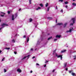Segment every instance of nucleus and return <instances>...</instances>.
Segmentation results:
<instances>
[{
    "label": "nucleus",
    "instance_id": "45",
    "mask_svg": "<svg viewBox=\"0 0 76 76\" xmlns=\"http://www.w3.org/2000/svg\"><path fill=\"white\" fill-rule=\"evenodd\" d=\"M36 65H37V66H39V64L37 63L36 64Z\"/></svg>",
    "mask_w": 76,
    "mask_h": 76
},
{
    "label": "nucleus",
    "instance_id": "1",
    "mask_svg": "<svg viewBox=\"0 0 76 76\" xmlns=\"http://www.w3.org/2000/svg\"><path fill=\"white\" fill-rule=\"evenodd\" d=\"M29 56H30L29 55H28L27 56H25L24 55H23L22 57L21 61H24L25 59L27 60L29 58Z\"/></svg>",
    "mask_w": 76,
    "mask_h": 76
},
{
    "label": "nucleus",
    "instance_id": "15",
    "mask_svg": "<svg viewBox=\"0 0 76 76\" xmlns=\"http://www.w3.org/2000/svg\"><path fill=\"white\" fill-rule=\"evenodd\" d=\"M71 75L72 76H76V74L74 72H72Z\"/></svg>",
    "mask_w": 76,
    "mask_h": 76
},
{
    "label": "nucleus",
    "instance_id": "22",
    "mask_svg": "<svg viewBox=\"0 0 76 76\" xmlns=\"http://www.w3.org/2000/svg\"><path fill=\"white\" fill-rule=\"evenodd\" d=\"M72 5L73 6H76V4H75V3H73L72 4Z\"/></svg>",
    "mask_w": 76,
    "mask_h": 76
},
{
    "label": "nucleus",
    "instance_id": "42",
    "mask_svg": "<svg viewBox=\"0 0 76 76\" xmlns=\"http://www.w3.org/2000/svg\"><path fill=\"white\" fill-rule=\"evenodd\" d=\"M33 48H31V50H30L31 51H33Z\"/></svg>",
    "mask_w": 76,
    "mask_h": 76
},
{
    "label": "nucleus",
    "instance_id": "24",
    "mask_svg": "<svg viewBox=\"0 0 76 76\" xmlns=\"http://www.w3.org/2000/svg\"><path fill=\"white\" fill-rule=\"evenodd\" d=\"M48 19L50 20V19H52V18L51 17H48L47 18Z\"/></svg>",
    "mask_w": 76,
    "mask_h": 76
},
{
    "label": "nucleus",
    "instance_id": "16",
    "mask_svg": "<svg viewBox=\"0 0 76 76\" xmlns=\"http://www.w3.org/2000/svg\"><path fill=\"white\" fill-rule=\"evenodd\" d=\"M58 25H63V23H59L57 24Z\"/></svg>",
    "mask_w": 76,
    "mask_h": 76
},
{
    "label": "nucleus",
    "instance_id": "11",
    "mask_svg": "<svg viewBox=\"0 0 76 76\" xmlns=\"http://www.w3.org/2000/svg\"><path fill=\"white\" fill-rule=\"evenodd\" d=\"M41 9V7H38V8H36V10H40Z\"/></svg>",
    "mask_w": 76,
    "mask_h": 76
},
{
    "label": "nucleus",
    "instance_id": "34",
    "mask_svg": "<svg viewBox=\"0 0 76 76\" xmlns=\"http://www.w3.org/2000/svg\"><path fill=\"white\" fill-rule=\"evenodd\" d=\"M63 0H59V1H61V2H63Z\"/></svg>",
    "mask_w": 76,
    "mask_h": 76
},
{
    "label": "nucleus",
    "instance_id": "58",
    "mask_svg": "<svg viewBox=\"0 0 76 76\" xmlns=\"http://www.w3.org/2000/svg\"><path fill=\"white\" fill-rule=\"evenodd\" d=\"M75 0H73V1H75Z\"/></svg>",
    "mask_w": 76,
    "mask_h": 76
},
{
    "label": "nucleus",
    "instance_id": "39",
    "mask_svg": "<svg viewBox=\"0 0 76 76\" xmlns=\"http://www.w3.org/2000/svg\"><path fill=\"white\" fill-rule=\"evenodd\" d=\"M47 42H48V41L46 42L45 43V45H46V44L47 43Z\"/></svg>",
    "mask_w": 76,
    "mask_h": 76
},
{
    "label": "nucleus",
    "instance_id": "2",
    "mask_svg": "<svg viewBox=\"0 0 76 76\" xmlns=\"http://www.w3.org/2000/svg\"><path fill=\"white\" fill-rule=\"evenodd\" d=\"M44 32H42V35H41V38H40L38 40L37 42V45H39V44H40V42H41V41H42V40L43 39V36H42V35H44Z\"/></svg>",
    "mask_w": 76,
    "mask_h": 76
},
{
    "label": "nucleus",
    "instance_id": "60",
    "mask_svg": "<svg viewBox=\"0 0 76 76\" xmlns=\"http://www.w3.org/2000/svg\"><path fill=\"white\" fill-rule=\"evenodd\" d=\"M32 37H34V36H32Z\"/></svg>",
    "mask_w": 76,
    "mask_h": 76
},
{
    "label": "nucleus",
    "instance_id": "32",
    "mask_svg": "<svg viewBox=\"0 0 76 76\" xmlns=\"http://www.w3.org/2000/svg\"><path fill=\"white\" fill-rule=\"evenodd\" d=\"M4 72L5 73L6 72H7V70H6V69H4Z\"/></svg>",
    "mask_w": 76,
    "mask_h": 76
},
{
    "label": "nucleus",
    "instance_id": "44",
    "mask_svg": "<svg viewBox=\"0 0 76 76\" xmlns=\"http://www.w3.org/2000/svg\"><path fill=\"white\" fill-rule=\"evenodd\" d=\"M57 39H54V41L55 42V41H57Z\"/></svg>",
    "mask_w": 76,
    "mask_h": 76
},
{
    "label": "nucleus",
    "instance_id": "17",
    "mask_svg": "<svg viewBox=\"0 0 76 76\" xmlns=\"http://www.w3.org/2000/svg\"><path fill=\"white\" fill-rule=\"evenodd\" d=\"M64 67H66V66H67V63H65L64 64Z\"/></svg>",
    "mask_w": 76,
    "mask_h": 76
},
{
    "label": "nucleus",
    "instance_id": "25",
    "mask_svg": "<svg viewBox=\"0 0 76 76\" xmlns=\"http://www.w3.org/2000/svg\"><path fill=\"white\" fill-rule=\"evenodd\" d=\"M29 20H30V22H31L32 21V19L30 18L29 19Z\"/></svg>",
    "mask_w": 76,
    "mask_h": 76
},
{
    "label": "nucleus",
    "instance_id": "49",
    "mask_svg": "<svg viewBox=\"0 0 76 76\" xmlns=\"http://www.w3.org/2000/svg\"><path fill=\"white\" fill-rule=\"evenodd\" d=\"M66 70H68V68H66L65 69Z\"/></svg>",
    "mask_w": 76,
    "mask_h": 76
},
{
    "label": "nucleus",
    "instance_id": "50",
    "mask_svg": "<svg viewBox=\"0 0 76 76\" xmlns=\"http://www.w3.org/2000/svg\"><path fill=\"white\" fill-rule=\"evenodd\" d=\"M30 73H32V71L31 70L30 71Z\"/></svg>",
    "mask_w": 76,
    "mask_h": 76
},
{
    "label": "nucleus",
    "instance_id": "57",
    "mask_svg": "<svg viewBox=\"0 0 76 76\" xmlns=\"http://www.w3.org/2000/svg\"><path fill=\"white\" fill-rule=\"evenodd\" d=\"M57 22V20H56V22Z\"/></svg>",
    "mask_w": 76,
    "mask_h": 76
},
{
    "label": "nucleus",
    "instance_id": "54",
    "mask_svg": "<svg viewBox=\"0 0 76 76\" xmlns=\"http://www.w3.org/2000/svg\"><path fill=\"white\" fill-rule=\"evenodd\" d=\"M1 52H2V51L0 50V53H1Z\"/></svg>",
    "mask_w": 76,
    "mask_h": 76
},
{
    "label": "nucleus",
    "instance_id": "35",
    "mask_svg": "<svg viewBox=\"0 0 76 76\" xmlns=\"http://www.w3.org/2000/svg\"><path fill=\"white\" fill-rule=\"evenodd\" d=\"M56 70V69H53V73H54V72H55V71Z\"/></svg>",
    "mask_w": 76,
    "mask_h": 76
},
{
    "label": "nucleus",
    "instance_id": "52",
    "mask_svg": "<svg viewBox=\"0 0 76 76\" xmlns=\"http://www.w3.org/2000/svg\"><path fill=\"white\" fill-rule=\"evenodd\" d=\"M37 48H36V49H35L34 50L37 51Z\"/></svg>",
    "mask_w": 76,
    "mask_h": 76
},
{
    "label": "nucleus",
    "instance_id": "19",
    "mask_svg": "<svg viewBox=\"0 0 76 76\" xmlns=\"http://www.w3.org/2000/svg\"><path fill=\"white\" fill-rule=\"evenodd\" d=\"M53 38V37H49L48 39V41H49V40H50V39H51V38Z\"/></svg>",
    "mask_w": 76,
    "mask_h": 76
},
{
    "label": "nucleus",
    "instance_id": "30",
    "mask_svg": "<svg viewBox=\"0 0 76 76\" xmlns=\"http://www.w3.org/2000/svg\"><path fill=\"white\" fill-rule=\"evenodd\" d=\"M65 4H68V2H67V1L65 2Z\"/></svg>",
    "mask_w": 76,
    "mask_h": 76
},
{
    "label": "nucleus",
    "instance_id": "31",
    "mask_svg": "<svg viewBox=\"0 0 76 76\" xmlns=\"http://www.w3.org/2000/svg\"><path fill=\"white\" fill-rule=\"evenodd\" d=\"M6 50H10V48H5Z\"/></svg>",
    "mask_w": 76,
    "mask_h": 76
},
{
    "label": "nucleus",
    "instance_id": "14",
    "mask_svg": "<svg viewBox=\"0 0 76 76\" xmlns=\"http://www.w3.org/2000/svg\"><path fill=\"white\" fill-rule=\"evenodd\" d=\"M67 25V23H65L64 25V27L65 28V27L66 26V25Z\"/></svg>",
    "mask_w": 76,
    "mask_h": 76
},
{
    "label": "nucleus",
    "instance_id": "3",
    "mask_svg": "<svg viewBox=\"0 0 76 76\" xmlns=\"http://www.w3.org/2000/svg\"><path fill=\"white\" fill-rule=\"evenodd\" d=\"M56 50H54L53 51V55H55L56 56V57H57L58 58H59V57L61 58V60H62V56H63L62 55H58L57 54V53H56Z\"/></svg>",
    "mask_w": 76,
    "mask_h": 76
},
{
    "label": "nucleus",
    "instance_id": "51",
    "mask_svg": "<svg viewBox=\"0 0 76 76\" xmlns=\"http://www.w3.org/2000/svg\"><path fill=\"white\" fill-rule=\"evenodd\" d=\"M56 9H58V8H57V6H56Z\"/></svg>",
    "mask_w": 76,
    "mask_h": 76
},
{
    "label": "nucleus",
    "instance_id": "4",
    "mask_svg": "<svg viewBox=\"0 0 76 76\" xmlns=\"http://www.w3.org/2000/svg\"><path fill=\"white\" fill-rule=\"evenodd\" d=\"M18 16V14L17 13H15L14 15H12V20H14L15 19V18Z\"/></svg>",
    "mask_w": 76,
    "mask_h": 76
},
{
    "label": "nucleus",
    "instance_id": "12",
    "mask_svg": "<svg viewBox=\"0 0 76 76\" xmlns=\"http://www.w3.org/2000/svg\"><path fill=\"white\" fill-rule=\"evenodd\" d=\"M65 51H66V50H63L61 51V53H64V52H65Z\"/></svg>",
    "mask_w": 76,
    "mask_h": 76
},
{
    "label": "nucleus",
    "instance_id": "40",
    "mask_svg": "<svg viewBox=\"0 0 76 76\" xmlns=\"http://www.w3.org/2000/svg\"><path fill=\"white\" fill-rule=\"evenodd\" d=\"M48 61L46 60L45 63H48Z\"/></svg>",
    "mask_w": 76,
    "mask_h": 76
},
{
    "label": "nucleus",
    "instance_id": "36",
    "mask_svg": "<svg viewBox=\"0 0 76 76\" xmlns=\"http://www.w3.org/2000/svg\"><path fill=\"white\" fill-rule=\"evenodd\" d=\"M65 7L66 8V9H67V7H68V6H67V5H66L65 6Z\"/></svg>",
    "mask_w": 76,
    "mask_h": 76
},
{
    "label": "nucleus",
    "instance_id": "48",
    "mask_svg": "<svg viewBox=\"0 0 76 76\" xmlns=\"http://www.w3.org/2000/svg\"><path fill=\"white\" fill-rule=\"evenodd\" d=\"M34 24H35V28H37V24L34 23Z\"/></svg>",
    "mask_w": 76,
    "mask_h": 76
},
{
    "label": "nucleus",
    "instance_id": "29",
    "mask_svg": "<svg viewBox=\"0 0 76 76\" xmlns=\"http://www.w3.org/2000/svg\"><path fill=\"white\" fill-rule=\"evenodd\" d=\"M17 35H17V34H16L15 35V37H14V38L15 39H16V37L17 36Z\"/></svg>",
    "mask_w": 76,
    "mask_h": 76
},
{
    "label": "nucleus",
    "instance_id": "47",
    "mask_svg": "<svg viewBox=\"0 0 76 76\" xmlns=\"http://www.w3.org/2000/svg\"><path fill=\"white\" fill-rule=\"evenodd\" d=\"M46 64H45L44 65V67H46Z\"/></svg>",
    "mask_w": 76,
    "mask_h": 76
},
{
    "label": "nucleus",
    "instance_id": "6",
    "mask_svg": "<svg viewBox=\"0 0 76 76\" xmlns=\"http://www.w3.org/2000/svg\"><path fill=\"white\" fill-rule=\"evenodd\" d=\"M4 26H8V25L6 23H3L1 25V26L2 27L1 28H0V31L1 29H2V28H4Z\"/></svg>",
    "mask_w": 76,
    "mask_h": 76
},
{
    "label": "nucleus",
    "instance_id": "41",
    "mask_svg": "<svg viewBox=\"0 0 76 76\" xmlns=\"http://www.w3.org/2000/svg\"><path fill=\"white\" fill-rule=\"evenodd\" d=\"M10 11H8V14H10Z\"/></svg>",
    "mask_w": 76,
    "mask_h": 76
},
{
    "label": "nucleus",
    "instance_id": "13",
    "mask_svg": "<svg viewBox=\"0 0 76 76\" xmlns=\"http://www.w3.org/2000/svg\"><path fill=\"white\" fill-rule=\"evenodd\" d=\"M60 37H61V36H60V35H57L56 37V38H60Z\"/></svg>",
    "mask_w": 76,
    "mask_h": 76
},
{
    "label": "nucleus",
    "instance_id": "27",
    "mask_svg": "<svg viewBox=\"0 0 76 76\" xmlns=\"http://www.w3.org/2000/svg\"><path fill=\"white\" fill-rule=\"evenodd\" d=\"M50 7H48V10H47V11H49V10H50Z\"/></svg>",
    "mask_w": 76,
    "mask_h": 76
},
{
    "label": "nucleus",
    "instance_id": "7",
    "mask_svg": "<svg viewBox=\"0 0 76 76\" xmlns=\"http://www.w3.org/2000/svg\"><path fill=\"white\" fill-rule=\"evenodd\" d=\"M73 29V27H71L70 28L69 31H66V33H68V32H70V33L72 32V30Z\"/></svg>",
    "mask_w": 76,
    "mask_h": 76
},
{
    "label": "nucleus",
    "instance_id": "37",
    "mask_svg": "<svg viewBox=\"0 0 76 76\" xmlns=\"http://www.w3.org/2000/svg\"><path fill=\"white\" fill-rule=\"evenodd\" d=\"M63 9H61V12L63 13Z\"/></svg>",
    "mask_w": 76,
    "mask_h": 76
},
{
    "label": "nucleus",
    "instance_id": "10",
    "mask_svg": "<svg viewBox=\"0 0 76 76\" xmlns=\"http://www.w3.org/2000/svg\"><path fill=\"white\" fill-rule=\"evenodd\" d=\"M16 42V40H15V39H13L12 40V42H13V43H15V42Z\"/></svg>",
    "mask_w": 76,
    "mask_h": 76
},
{
    "label": "nucleus",
    "instance_id": "21",
    "mask_svg": "<svg viewBox=\"0 0 76 76\" xmlns=\"http://www.w3.org/2000/svg\"><path fill=\"white\" fill-rule=\"evenodd\" d=\"M73 57L74 58V59L75 60L76 58V55H75V56H74Z\"/></svg>",
    "mask_w": 76,
    "mask_h": 76
},
{
    "label": "nucleus",
    "instance_id": "46",
    "mask_svg": "<svg viewBox=\"0 0 76 76\" xmlns=\"http://www.w3.org/2000/svg\"><path fill=\"white\" fill-rule=\"evenodd\" d=\"M14 54H16V53H17L16 52H14Z\"/></svg>",
    "mask_w": 76,
    "mask_h": 76
},
{
    "label": "nucleus",
    "instance_id": "18",
    "mask_svg": "<svg viewBox=\"0 0 76 76\" xmlns=\"http://www.w3.org/2000/svg\"><path fill=\"white\" fill-rule=\"evenodd\" d=\"M29 38L28 37L26 39V40L27 41V42H28V41H29Z\"/></svg>",
    "mask_w": 76,
    "mask_h": 76
},
{
    "label": "nucleus",
    "instance_id": "23",
    "mask_svg": "<svg viewBox=\"0 0 76 76\" xmlns=\"http://www.w3.org/2000/svg\"><path fill=\"white\" fill-rule=\"evenodd\" d=\"M40 6H41V7H43V6H44L43 5V4H40Z\"/></svg>",
    "mask_w": 76,
    "mask_h": 76
},
{
    "label": "nucleus",
    "instance_id": "8",
    "mask_svg": "<svg viewBox=\"0 0 76 76\" xmlns=\"http://www.w3.org/2000/svg\"><path fill=\"white\" fill-rule=\"evenodd\" d=\"M1 13H2V14H3V15H1V16L2 17H3L4 16V15H6V13L4 12H1Z\"/></svg>",
    "mask_w": 76,
    "mask_h": 76
},
{
    "label": "nucleus",
    "instance_id": "61",
    "mask_svg": "<svg viewBox=\"0 0 76 76\" xmlns=\"http://www.w3.org/2000/svg\"><path fill=\"white\" fill-rule=\"evenodd\" d=\"M48 35H50V34H48Z\"/></svg>",
    "mask_w": 76,
    "mask_h": 76
},
{
    "label": "nucleus",
    "instance_id": "26",
    "mask_svg": "<svg viewBox=\"0 0 76 76\" xmlns=\"http://www.w3.org/2000/svg\"><path fill=\"white\" fill-rule=\"evenodd\" d=\"M26 9H29L30 8H29V7H27L26 8Z\"/></svg>",
    "mask_w": 76,
    "mask_h": 76
},
{
    "label": "nucleus",
    "instance_id": "9",
    "mask_svg": "<svg viewBox=\"0 0 76 76\" xmlns=\"http://www.w3.org/2000/svg\"><path fill=\"white\" fill-rule=\"evenodd\" d=\"M17 72H19V73H20L21 72V70L19 68H18L17 69Z\"/></svg>",
    "mask_w": 76,
    "mask_h": 76
},
{
    "label": "nucleus",
    "instance_id": "5",
    "mask_svg": "<svg viewBox=\"0 0 76 76\" xmlns=\"http://www.w3.org/2000/svg\"><path fill=\"white\" fill-rule=\"evenodd\" d=\"M71 21H72L73 22V23H71L70 24V25L72 26L74 24V23H75V18H72L71 20Z\"/></svg>",
    "mask_w": 76,
    "mask_h": 76
},
{
    "label": "nucleus",
    "instance_id": "28",
    "mask_svg": "<svg viewBox=\"0 0 76 76\" xmlns=\"http://www.w3.org/2000/svg\"><path fill=\"white\" fill-rule=\"evenodd\" d=\"M48 6V3H47L45 5V7H47Z\"/></svg>",
    "mask_w": 76,
    "mask_h": 76
},
{
    "label": "nucleus",
    "instance_id": "33",
    "mask_svg": "<svg viewBox=\"0 0 76 76\" xmlns=\"http://www.w3.org/2000/svg\"><path fill=\"white\" fill-rule=\"evenodd\" d=\"M31 0H29V4H31Z\"/></svg>",
    "mask_w": 76,
    "mask_h": 76
},
{
    "label": "nucleus",
    "instance_id": "53",
    "mask_svg": "<svg viewBox=\"0 0 76 76\" xmlns=\"http://www.w3.org/2000/svg\"><path fill=\"white\" fill-rule=\"evenodd\" d=\"M35 57V56H33V57L32 58H34Z\"/></svg>",
    "mask_w": 76,
    "mask_h": 76
},
{
    "label": "nucleus",
    "instance_id": "43",
    "mask_svg": "<svg viewBox=\"0 0 76 76\" xmlns=\"http://www.w3.org/2000/svg\"><path fill=\"white\" fill-rule=\"evenodd\" d=\"M23 38H26V35H25L23 36Z\"/></svg>",
    "mask_w": 76,
    "mask_h": 76
},
{
    "label": "nucleus",
    "instance_id": "62",
    "mask_svg": "<svg viewBox=\"0 0 76 76\" xmlns=\"http://www.w3.org/2000/svg\"><path fill=\"white\" fill-rule=\"evenodd\" d=\"M74 53V52H72V53Z\"/></svg>",
    "mask_w": 76,
    "mask_h": 76
},
{
    "label": "nucleus",
    "instance_id": "56",
    "mask_svg": "<svg viewBox=\"0 0 76 76\" xmlns=\"http://www.w3.org/2000/svg\"><path fill=\"white\" fill-rule=\"evenodd\" d=\"M54 27H56V26H53V28H54Z\"/></svg>",
    "mask_w": 76,
    "mask_h": 76
},
{
    "label": "nucleus",
    "instance_id": "59",
    "mask_svg": "<svg viewBox=\"0 0 76 76\" xmlns=\"http://www.w3.org/2000/svg\"><path fill=\"white\" fill-rule=\"evenodd\" d=\"M0 22H1V20L0 19Z\"/></svg>",
    "mask_w": 76,
    "mask_h": 76
},
{
    "label": "nucleus",
    "instance_id": "20",
    "mask_svg": "<svg viewBox=\"0 0 76 76\" xmlns=\"http://www.w3.org/2000/svg\"><path fill=\"white\" fill-rule=\"evenodd\" d=\"M69 73H73V71H69Z\"/></svg>",
    "mask_w": 76,
    "mask_h": 76
},
{
    "label": "nucleus",
    "instance_id": "38",
    "mask_svg": "<svg viewBox=\"0 0 76 76\" xmlns=\"http://www.w3.org/2000/svg\"><path fill=\"white\" fill-rule=\"evenodd\" d=\"M4 58L2 59V61H4Z\"/></svg>",
    "mask_w": 76,
    "mask_h": 76
},
{
    "label": "nucleus",
    "instance_id": "55",
    "mask_svg": "<svg viewBox=\"0 0 76 76\" xmlns=\"http://www.w3.org/2000/svg\"><path fill=\"white\" fill-rule=\"evenodd\" d=\"M21 10V8H20L19 9V11H20V10Z\"/></svg>",
    "mask_w": 76,
    "mask_h": 76
}]
</instances>
